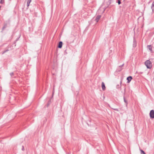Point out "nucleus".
I'll use <instances>...</instances> for the list:
<instances>
[{
    "label": "nucleus",
    "instance_id": "14",
    "mask_svg": "<svg viewBox=\"0 0 154 154\" xmlns=\"http://www.w3.org/2000/svg\"><path fill=\"white\" fill-rule=\"evenodd\" d=\"M114 0H109L108 1V2L109 4H111L113 2H114Z\"/></svg>",
    "mask_w": 154,
    "mask_h": 154
},
{
    "label": "nucleus",
    "instance_id": "21",
    "mask_svg": "<svg viewBox=\"0 0 154 154\" xmlns=\"http://www.w3.org/2000/svg\"><path fill=\"white\" fill-rule=\"evenodd\" d=\"M24 146H22V150H24Z\"/></svg>",
    "mask_w": 154,
    "mask_h": 154
},
{
    "label": "nucleus",
    "instance_id": "20",
    "mask_svg": "<svg viewBox=\"0 0 154 154\" xmlns=\"http://www.w3.org/2000/svg\"><path fill=\"white\" fill-rule=\"evenodd\" d=\"M4 1L2 0H1L0 1V3L1 4H3L4 3Z\"/></svg>",
    "mask_w": 154,
    "mask_h": 154
},
{
    "label": "nucleus",
    "instance_id": "15",
    "mask_svg": "<svg viewBox=\"0 0 154 154\" xmlns=\"http://www.w3.org/2000/svg\"><path fill=\"white\" fill-rule=\"evenodd\" d=\"M141 154H146L145 152L142 150H140Z\"/></svg>",
    "mask_w": 154,
    "mask_h": 154
},
{
    "label": "nucleus",
    "instance_id": "12",
    "mask_svg": "<svg viewBox=\"0 0 154 154\" xmlns=\"http://www.w3.org/2000/svg\"><path fill=\"white\" fill-rule=\"evenodd\" d=\"M121 83H122V81H121L120 84H121ZM121 85H119V84L117 85L116 86V88L118 89H120L121 88Z\"/></svg>",
    "mask_w": 154,
    "mask_h": 154
},
{
    "label": "nucleus",
    "instance_id": "18",
    "mask_svg": "<svg viewBox=\"0 0 154 154\" xmlns=\"http://www.w3.org/2000/svg\"><path fill=\"white\" fill-rule=\"evenodd\" d=\"M113 110L115 111H119V110L118 109H114V108H112Z\"/></svg>",
    "mask_w": 154,
    "mask_h": 154
},
{
    "label": "nucleus",
    "instance_id": "13",
    "mask_svg": "<svg viewBox=\"0 0 154 154\" xmlns=\"http://www.w3.org/2000/svg\"><path fill=\"white\" fill-rule=\"evenodd\" d=\"M147 48L151 51H152V47L151 45H148Z\"/></svg>",
    "mask_w": 154,
    "mask_h": 154
},
{
    "label": "nucleus",
    "instance_id": "5",
    "mask_svg": "<svg viewBox=\"0 0 154 154\" xmlns=\"http://www.w3.org/2000/svg\"><path fill=\"white\" fill-rule=\"evenodd\" d=\"M101 16L100 15H97L96 17L95 18V21L97 22L98 21H99V20L101 18Z\"/></svg>",
    "mask_w": 154,
    "mask_h": 154
},
{
    "label": "nucleus",
    "instance_id": "17",
    "mask_svg": "<svg viewBox=\"0 0 154 154\" xmlns=\"http://www.w3.org/2000/svg\"><path fill=\"white\" fill-rule=\"evenodd\" d=\"M118 0V2H117L118 3L119 5H120L121 4V2L120 0Z\"/></svg>",
    "mask_w": 154,
    "mask_h": 154
},
{
    "label": "nucleus",
    "instance_id": "6",
    "mask_svg": "<svg viewBox=\"0 0 154 154\" xmlns=\"http://www.w3.org/2000/svg\"><path fill=\"white\" fill-rule=\"evenodd\" d=\"M101 86L103 90L104 91L106 89V87L105 84L103 82L102 83Z\"/></svg>",
    "mask_w": 154,
    "mask_h": 154
},
{
    "label": "nucleus",
    "instance_id": "10",
    "mask_svg": "<svg viewBox=\"0 0 154 154\" xmlns=\"http://www.w3.org/2000/svg\"><path fill=\"white\" fill-rule=\"evenodd\" d=\"M153 12L154 11V1L152 3L151 7Z\"/></svg>",
    "mask_w": 154,
    "mask_h": 154
},
{
    "label": "nucleus",
    "instance_id": "3",
    "mask_svg": "<svg viewBox=\"0 0 154 154\" xmlns=\"http://www.w3.org/2000/svg\"><path fill=\"white\" fill-rule=\"evenodd\" d=\"M63 45V42L61 41H60L59 42L57 47L59 48H62Z\"/></svg>",
    "mask_w": 154,
    "mask_h": 154
},
{
    "label": "nucleus",
    "instance_id": "1",
    "mask_svg": "<svg viewBox=\"0 0 154 154\" xmlns=\"http://www.w3.org/2000/svg\"><path fill=\"white\" fill-rule=\"evenodd\" d=\"M145 64L148 69H151L152 66L151 62L149 60H147L145 62Z\"/></svg>",
    "mask_w": 154,
    "mask_h": 154
},
{
    "label": "nucleus",
    "instance_id": "9",
    "mask_svg": "<svg viewBox=\"0 0 154 154\" xmlns=\"http://www.w3.org/2000/svg\"><path fill=\"white\" fill-rule=\"evenodd\" d=\"M125 103L126 104V106H127V104H128V101L127 100H126L125 99V97L124 96L123 97Z\"/></svg>",
    "mask_w": 154,
    "mask_h": 154
},
{
    "label": "nucleus",
    "instance_id": "8",
    "mask_svg": "<svg viewBox=\"0 0 154 154\" xmlns=\"http://www.w3.org/2000/svg\"><path fill=\"white\" fill-rule=\"evenodd\" d=\"M124 63H123L122 65L119 66V67L117 69V70L118 71H120L122 69V67L124 66Z\"/></svg>",
    "mask_w": 154,
    "mask_h": 154
},
{
    "label": "nucleus",
    "instance_id": "19",
    "mask_svg": "<svg viewBox=\"0 0 154 154\" xmlns=\"http://www.w3.org/2000/svg\"><path fill=\"white\" fill-rule=\"evenodd\" d=\"M11 76H12L14 75V73L13 72H12L10 73Z\"/></svg>",
    "mask_w": 154,
    "mask_h": 154
},
{
    "label": "nucleus",
    "instance_id": "7",
    "mask_svg": "<svg viewBox=\"0 0 154 154\" xmlns=\"http://www.w3.org/2000/svg\"><path fill=\"white\" fill-rule=\"evenodd\" d=\"M7 25L8 24L7 23H4V26L2 29V31H3L4 30V29L7 27Z\"/></svg>",
    "mask_w": 154,
    "mask_h": 154
},
{
    "label": "nucleus",
    "instance_id": "16",
    "mask_svg": "<svg viewBox=\"0 0 154 154\" xmlns=\"http://www.w3.org/2000/svg\"><path fill=\"white\" fill-rule=\"evenodd\" d=\"M9 51V50L8 49H7L4 51H3L2 53V54H4L5 53V52L8 51Z\"/></svg>",
    "mask_w": 154,
    "mask_h": 154
},
{
    "label": "nucleus",
    "instance_id": "4",
    "mask_svg": "<svg viewBox=\"0 0 154 154\" xmlns=\"http://www.w3.org/2000/svg\"><path fill=\"white\" fill-rule=\"evenodd\" d=\"M132 79V77L131 76H129L127 78V82L129 83L131 81V79Z\"/></svg>",
    "mask_w": 154,
    "mask_h": 154
},
{
    "label": "nucleus",
    "instance_id": "2",
    "mask_svg": "<svg viewBox=\"0 0 154 154\" xmlns=\"http://www.w3.org/2000/svg\"><path fill=\"white\" fill-rule=\"evenodd\" d=\"M149 116L151 118H154V110H152L150 111Z\"/></svg>",
    "mask_w": 154,
    "mask_h": 154
},
{
    "label": "nucleus",
    "instance_id": "11",
    "mask_svg": "<svg viewBox=\"0 0 154 154\" xmlns=\"http://www.w3.org/2000/svg\"><path fill=\"white\" fill-rule=\"evenodd\" d=\"M31 2V0H27V6L28 7L30 3Z\"/></svg>",
    "mask_w": 154,
    "mask_h": 154
}]
</instances>
